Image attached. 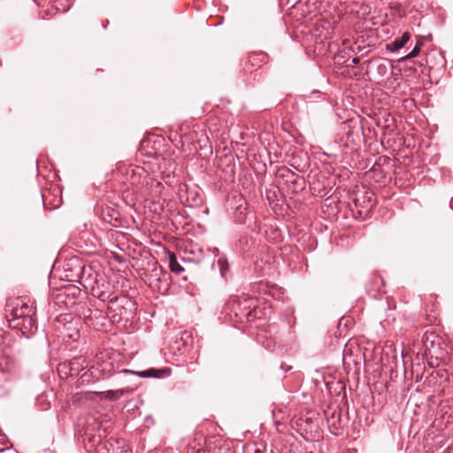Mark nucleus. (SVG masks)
<instances>
[{"mask_svg":"<svg viewBox=\"0 0 453 453\" xmlns=\"http://www.w3.org/2000/svg\"><path fill=\"white\" fill-rule=\"evenodd\" d=\"M410 38V33L404 32L400 37H397L391 42L388 43L386 49L392 52L398 51L407 43Z\"/></svg>","mask_w":453,"mask_h":453,"instance_id":"11","label":"nucleus"},{"mask_svg":"<svg viewBox=\"0 0 453 453\" xmlns=\"http://www.w3.org/2000/svg\"><path fill=\"white\" fill-rule=\"evenodd\" d=\"M169 280L170 274L157 265V262L153 264V268L146 274L148 285L159 293H165L168 290Z\"/></svg>","mask_w":453,"mask_h":453,"instance_id":"4","label":"nucleus"},{"mask_svg":"<svg viewBox=\"0 0 453 453\" xmlns=\"http://www.w3.org/2000/svg\"><path fill=\"white\" fill-rule=\"evenodd\" d=\"M420 45H421V43L418 42L416 44V46L413 48V50L410 53H408L406 56H404L403 58V59H410V58L417 57L420 51Z\"/></svg>","mask_w":453,"mask_h":453,"instance_id":"18","label":"nucleus"},{"mask_svg":"<svg viewBox=\"0 0 453 453\" xmlns=\"http://www.w3.org/2000/svg\"><path fill=\"white\" fill-rule=\"evenodd\" d=\"M267 59V56L264 52L250 53L243 65V70L247 73H252L260 68Z\"/></svg>","mask_w":453,"mask_h":453,"instance_id":"5","label":"nucleus"},{"mask_svg":"<svg viewBox=\"0 0 453 453\" xmlns=\"http://www.w3.org/2000/svg\"><path fill=\"white\" fill-rule=\"evenodd\" d=\"M88 372L96 380L108 378L112 374V364L107 361L97 363L96 365H92Z\"/></svg>","mask_w":453,"mask_h":453,"instance_id":"7","label":"nucleus"},{"mask_svg":"<svg viewBox=\"0 0 453 453\" xmlns=\"http://www.w3.org/2000/svg\"><path fill=\"white\" fill-rule=\"evenodd\" d=\"M425 336H426V340H425L424 343H425L426 348L428 349L429 346L434 347V340L430 339V338H434L435 337L434 334L433 333L428 334V332H426Z\"/></svg>","mask_w":453,"mask_h":453,"instance_id":"19","label":"nucleus"},{"mask_svg":"<svg viewBox=\"0 0 453 453\" xmlns=\"http://www.w3.org/2000/svg\"><path fill=\"white\" fill-rule=\"evenodd\" d=\"M79 365H80V358L73 359L70 362V371H71L72 374H73L74 372L79 371V367H78Z\"/></svg>","mask_w":453,"mask_h":453,"instance_id":"20","label":"nucleus"},{"mask_svg":"<svg viewBox=\"0 0 453 453\" xmlns=\"http://www.w3.org/2000/svg\"><path fill=\"white\" fill-rule=\"evenodd\" d=\"M119 373H132V374H136L142 378H165V377L170 376L171 369L170 368H164V369L150 368V369L142 371V372H134L131 370L124 369V370L120 371Z\"/></svg>","mask_w":453,"mask_h":453,"instance_id":"8","label":"nucleus"},{"mask_svg":"<svg viewBox=\"0 0 453 453\" xmlns=\"http://www.w3.org/2000/svg\"><path fill=\"white\" fill-rule=\"evenodd\" d=\"M114 443L116 444V447H114L113 442L107 441L104 443H100L98 447L106 448L107 453H130L129 449H125L124 440H117Z\"/></svg>","mask_w":453,"mask_h":453,"instance_id":"10","label":"nucleus"},{"mask_svg":"<svg viewBox=\"0 0 453 453\" xmlns=\"http://www.w3.org/2000/svg\"><path fill=\"white\" fill-rule=\"evenodd\" d=\"M6 310L12 315V322L22 319V323H17L15 326H21L30 330L36 326V310L34 302L23 297H17L8 301Z\"/></svg>","mask_w":453,"mask_h":453,"instance_id":"2","label":"nucleus"},{"mask_svg":"<svg viewBox=\"0 0 453 453\" xmlns=\"http://www.w3.org/2000/svg\"><path fill=\"white\" fill-rule=\"evenodd\" d=\"M108 316L113 323L128 321L135 311L134 302L127 296H114L107 305Z\"/></svg>","mask_w":453,"mask_h":453,"instance_id":"3","label":"nucleus"},{"mask_svg":"<svg viewBox=\"0 0 453 453\" xmlns=\"http://www.w3.org/2000/svg\"><path fill=\"white\" fill-rule=\"evenodd\" d=\"M370 65H372V68H375V72L373 76L377 79V82H380V79L383 77H387L391 74V65L387 59H372L370 60Z\"/></svg>","mask_w":453,"mask_h":453,"instance_id":"6","label":"nucleus"},{"mask_svg":"<svg viewBox=\"0 0 453 453\" xmlns=\"http://www.w3.org/2000/svg\"><path fill=\"white\" fill-rule=\"evenodd\" d=\"M362 133H363V135L365 136V127H364V126H362Z\"/></svg>","mask_w":453,"mask_h":453,"instance_id":"27","label":"nucleus"},{"mask_svg":"<svg viewBox=\"0 0 453 453\" xmlns=\"http://www.w3.org/2000/svg\"><path fill=\"white\" fill-rule=\"evenodd\" d=\"M372 122H374L377 126H379L378 120L372 119V116L370 115V123H369L370 127L372 126Z\"/></svg>","mask_w":453,"mask_h":453,"instance_id":"25","label":"nucleus"},{"mask_svg":"<svg viewBox=\"0 0 453 453\" xmlns=\"http://www.w3.org/2000/svg\"><path fill=\"white\" fill-rule=\"evenodd\" d=\"M363 203H364L363 205L360 203V199L358 197H357L355 199V206L357 209V212H358L359 216L362 219H366V217L368 216V208L365 205V200L363 201Z\"/></svg>","mask_w":453,"mask_h":453,"instance_id":"14","label":"nucleus"},{"mask_svg":"<svg viewBox=\"0 0 453 453\" xmlns=\"http://www.w3.org/2000/svg\"><path fill=\"white\" fill-rule=\"evenodd\" d=\"M283 171L287 173L286 174H283V176H286L288 181L291 182V184L294 186L293 192H297L298 189L302 190L304 184L303 178L288 168L284 169Z\"/></svg>","mask_w":453,"mask_h":453,"instance_id":"12","label":"nucleus"},{"mask_svg":"<svg viewBox=\"0 0 453 453\" xmlns=\"http://www.w3.org/2000/svg\"><path fill=\"white\" fill-rule=\"evenodd\" d=\"M81 283L86 288L90 290L94 297L102 302L110 301L114 296L115 287L104 276L95 272L91 267L83 268L81 274Z\"/></svg>","mask_w":453,"mask_h":453,"instance_id":"1","label":"nucleus"},{"mask_svg":"<svg viewBox=\"0 0 453 453\" xmlns=\"http://www.w3.org/2000/svg\"><path fill=\"white\" fill-rule=\"evenodd\" d=\"M87 375H88V372H87L81 374V379L82 380V382H85V381L88 382V381H89V380L87 379Z\"/></svg>","mask_w":453,"mask_h":453,"instance_id":"24","label":"nucleus"},{"mask_svg":"<svg viewBox=\"0 0 453 453\" xmlns=\"http://www.w3.org/2000/svg\"><path fill=\"white\" fill-rule=\"evenodd\" d=\"M131 389L129 388H121L118 390H107L104 392H99L97 394L102 395L105 399L115 401L119 399L125 394L129 393Z\"/></svg>","mask_w":453,"mask_h":453,"instance_id":"13","label":"nucleus"},{"mask_svg":"<svg viewBox=\"0 0 453 453\" xmlns=\"http://www.w3.org/2000/svg\"><path fill=\"white\" fill-rule=\"evenodd\" d=\"M134 172V175L132 176V184H136V174H138L139 176L142 175V173H145V171L143 169H138L137 170V173L133 170Z\"/></svg>","mask_w":453,"mask_h":453,"instance_id":"21","label":"nucleus"},{"mask_svg":"<svg viewBox=\"0 0 453 453\" xmlns=\"http://www.w3.org/2000/svg\"><path fill=\"white\" fill-rule=\"evenodd\" d=\"M380 395L381 396V398L379 399V406L377 409H380L382 406V404L386 402V395H382L380 393Z\"/></svg>","mask_w":453,"mask_h":453,"instance_id":"22","label":"nucleus"},{"mask_svg":"<svg viewBox=\"0 0 453 453\" xmlns=\"http://www.w3.org/2000/svg\"><path fill=\"white\" fill-rule=\"evenodd\" d=\"M382 352H384V349H380V347H379V346L374 347V349H373L374 355H377V354L382 353Z\"/></svg>","mask_w":453,"mask_h":453,"instance_id":"23","label":"nucleus"},{"mask_svg":"<svg viewBox=\"0 0 453 453\" xmlns=\"http://www.w3.org/2000/svg\"><path fill=\"white\" fill-rule=\"evenodd\" d=\"M170 269L176 273H180L184 271L183 267L178 263L176 257L174 255H172L170 257V262H169Z\"/></svg>","mask_w":453,"mask_h":453,"instance_id":"15","label":"nucleus"},{"mask_svg":"<svg viewBox=\"0 0 453 453\" xmlns=\"http://www.w3.org/2000/svg\"><path fill=\"white\" fill-rule=\"evenodd\" d=\"M218 265L219 267V271L222 276H225L226 273L228 271V263L227 261L223 258L219 257L218 259Z\"/></svg>","mask_w":453,"mask_h":453,"instance_id":"17","label":"nucleus"},{"mask_svg":"<svg viewBox=\"0 0 453 453\" xmlns=\"http://www.w3.org/2000/svg\"><path fill=\"white\" fill-rule=\"evenodd\" d=\"M358 62H359V59L357 58H354L352 59V63H354V64H357Z\"/></svg>","mask_w":453,"mask_h":453,"instance_id":"26","label":"nucleus"},{"mask_svg":"<svg viewBox=\"0 0 453 453\" xmlns=\"http://www.w3.org/2000/svg\"><path fill=\"white\" fill-rule=\"evenodd\" d=\"M185 198L190 207H197L203 203V197L196 188L185 186Z\"/></svg>","mask_w":453,"mask_h":453,"instance_id":"9","label":"nucleus"},{"mask_svg":"<svg viewBox=\"0 0 453 453\" xmlns=\"http://www.w3.org/2000/svg\"><path fill=\"white\" fill-rule=\"evenodd\" d=\"M371 173H372V176H370V178L375 179L376 181H379L382 177H384L383 172L377 167L376 163L372 168H370V174Z\"/></svg>","mask_w":453,"mask_h":453,"instance_id":"16","label":"nucleus"}]
</instances>
